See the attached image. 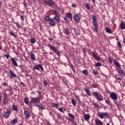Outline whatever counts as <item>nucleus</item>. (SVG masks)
<instances>
[{
    "label": "nucleus",
    "instance_id": "1",
    "mask_svg": "<svg viewBox=\"0 0 125 125\" xmlns=\"http://www.w3.org/2000/svg\"><path fill=\"white\" fill-rule=\"evenodd\" d=\"M113 60L115 66L117 68H119V69L117 70L118 74L123 77V76L125 75V71L121 69V66L120 65V63H119V62H117V61H116L114 59H113Z\"/></svg>",
    "mask_w": 125,
    "mask_h": 125
},
{
    "label": "nucleus",
    "instance_id": "2",
    "mask_svg": "<svg viewBox=\"0 0 125 125\" xmlns=\"http://www.w3.org/2000/svg\"><path fill=\"white\" fill-rule=\"evenodd\" d=\"M92 21L93 24L94 25V27L93 28V30L94 32H97V30H98V24H97V17H96V15H93L92 16Z\"/></svg>",
    "mask_w": 125,
    "mask_h": 125
},
{
    "label": "nucleus",
    "instance_id": "3",
    "mask_svg": "<svg viewBox=\"0 0 125 125\" xmlns=\"http://www.w3.org/2000/svg\"><path fill=\"white\" fill-rule=\"evenodd\" d=\"M42 1L45 5H48L50 7L55 6V2L53 1V0H42Z\"/></svg>",
    "mask_w": 125,
    "mask_h": 125
},
{
    "label": "nucleus",
    "instance_id": "4",
    "mask_svg": "<svg viewBox=\"0 0 125 125\" xmlns=\"http://www.w3.org/2000/svg\"><path fill=\"white\" fill-rule=\"evenodd\" d=\"M31 102L33 104H35L34 106H37V105L39 104V103L41 102V98L36 97L35 98L31 97Z\"/></svg>",
    "mask_w": 125,
    "mask_h": 125
},
{
    "label": "nucleus",
    "instance_id": "5",
    "mask_svg": "<svg viewBox=\"0 0 125 125\" xmlns=\"http://www.w3.org/2000/svg\"><path fill=\"white\" fill-rule=\"evenodd\" d=\"M99 117L101 119H104V118H107V119H110V115L107 113V112H98Z\"/></svg>",
    "mask_w": 125,
    "mask_h": 125
},
{
    "label": "nucleus",
    "instance_id": "6",
    "mask_svg": "<svg viewBox=\"0 0 125 125\" xmlns=\"http://www.w3.org/2000/svg\"><path fill=\"white\" fill-rule=\"evenodd\" d=\"M48 47H49L50 50H53V51H54V52H55V53H56L57 54V55H58L59 56H61V55H60V52H59L58 49L56 48V47H55V46L50 44H48Z\"/></svg>",
    "mask_w": 125,
    "mask_h": 125
},
{
    "label": "nucleus",
    "instance_id": "7",
    "mask_svg": "<svg viewBox=\"0 0 125 125\" xmlns=\"http://www.w3.org/2000/svg\"><path fill=\"white\" fill-rule=\"evenodd\" d=\"M93 95L95 96L96 99L98 101H103V96L101 94H99L98 92L95 91V92L92 93Z\"/></svg>",
    "mask_w": 125,
    "mask_h": 125
},
{
    "label": "nucleus",
    "instance_id": "8",
    "mask_svg": "<svg viewBox=\"0 0 125 125\" xmlns=\"http://www.w3.org/2000/svg\"><path fill=\"white\" fill-rule=\"evenodd\" d=\"M42 71H44L43 67L42 64H36L32 68L33 72H35V70H37V71H40V69Z\"/></svg>",
    "mask_w": 125,
    "mask_h": 125
},
{
    "label": "nucleus",
    "instance_id": "9",
    "mask_svg": "<svg viewBox=\"0 0 125 125\" xmlns=\"http://www.w3.org/2000/svg\"><path fill=\"white\" fill-rule=\"evenodd\" d=\"M10 115H11V111L9 109H7L6 111H4L2 113L3 117L6 119H8Z\"/></svg>",
    "mask_w": 125,
    "mask_h": 125
},
{
    "label": "nucleus",
    "instance_id": "10",
    "mask_svg": "<svg viewBox=\"0 0 125 125\" xmlns=\"http://www.w3.org/2000/svg\"><path fill=\"white\" fill-rule=\"evenodd\" d=\"M48 21H56L58 23H60V19L58 17V16H55L53 18L51 19V18L49 17V19Z\"/></svg>",
    "mask_w": 125,
    "mask_h": 125
},
{
    "label": "nucleus",
    "instance_id": "11",
    "mask_svg": "<svg viewBox=\"0 0 125 125\" xmlns=\"http://www.w3.org/2000/svg\"><path fill=\"white\" fill-rule=\"evenodd\" d=\"M110 97L113 100H118V95L114 92L110 94Z\"/></svg>",
    "mask_w": 125,
    "mask_h": 125
},
{
    "label": "nucleus",
    "instance_id": "12",
    "mask_svg": "<svg viewBox=\"0 0 125 125\" xmlns=\"http://www.w3.org/2000/svg\"><path fill=\"white\" fill-rule=\"evenodd\" d=\"M74 19L76 22V23H80V21H81V18H80V16H79V15L78 14H75L74 15Z\"/></svg>",
    "mask_w": 125,
    "mask_h": 125
},
{
    "label": "nucleus",
    "instance_id": "13",
    "mask_svg": "<svg viewBox=\"0 0 125 125\" xmlns=\"http://www.w3.org/2000/svg\"><path fill=\"white\" fill-rule=\"evenodd\" d=\"M92 55L93 58H94L95 60H97V61H99V60H100L101 58L100 57L98 56V54L92 52Z\"/></svg>",
    "mask_w": 125,
    "mask_h": 125
},
{
    "label": "nucleus",
    "instance_id": "14",
    "mask_svg": "<svg viewBox=\"0 0 125 125\" xmlns=\"http://www.w3.org/2000/svg\"><path fill=\"white\" fill-rule=\"evenodd\" d=\"M23 114L24 115L25 118L26 119H29L30 117L31 116V115L30 114V112L27 110H24L23 112Z\"/></svg>",
    "mask_w": 125,
    "mask_h": 125
},
{
    "label": "nucleus",
    "instance_id": "15",
    "mask_svg": "<svg viewBox=\"0 0 125 125\" xmlns=\"http://www.w3.org/2000/svg\"><path fill=\"white\" fill-rule=\"evenodd\" d=\"M13 24H15L16 25V26L18 28V30H19V29H21V31H25V29L21 27V26L20 25L19 22H13Z\"/></svg>",
    "mask_w": 125,
    "mask_h": 125
},
{
    "label": "nucleus",
    "instance_id": "16",
    "mask_svg": "<svg viewBox=\"0 0 125 125\" xmlns=\"http://www.w3.org/2000/svg\"><path fill=\"white\" fill-rule=\"evenodd\" d=\"M30 59L32 61H36V56L33 52H30Z\"/></svg>",
    "mask_w": 125,
    "mask_h": 125
},
{
    "label": "nucleus",
    "instance_id": "17",
    "mask_svg": "<svg viewBox=\"0 0 125 125\" xmlns=\"http://www.w3.org/2000/svg\"><path fill=\"white\" fill-rule=\"evenodd\" d=\"M9 74L10 75V77L11 79H13V78H17V75L14 73V72H12V70H9Z\"/></svg>",
    "mask_w": 125,
    "mask_h": 125
},
{
    "label": "nucleus",
    "instance_id": "18",
    "mask_svg": "<svg viewBox=\"0 0 125 125\" xmlns=\"http://www.w3.org/2000/svg\"><path fill=\"white\" fill-rule=\"evenodd\" d=\"M66 16L70 19V21H72L73 20V14L70 12H68L66 14Z\"/></svg>",
    "mask_w": 125,
    "mask_h": 125
},
{
    "label": "nucleus",
    "instance_id": "19",
    "mask_svg": "<svg viewBox=\"0 0 125 125\" xmlns=\"http://www.w3.org/2000/svg\"><path fill=\"white\" fill-rule=\"evenodd\" d=\"M11 61L12 62V63L13 65H14V66H15L16 67H18V64H17V62H16V61H15L14 58H11Z\"/></svg>",
    "mask_w": 125,
    "mask_h": 125
},
{
    "label": "nucleus",
    "instance_id": "20",
    "mask_svg": "<svg viewBox=\"0 0 125 125\" xmlns=\"http://www.w3.org/2000/svg\"><path fill=\"white\" fill-rule=\"evenodd\" d=\"M95 123L96 125H103V122H102V121L99 119H96Z\"/></svg>",
    "mask_w": 125,
    "mask_h": 125
},
{
    "label": "nucleus",
    "instance_id": "21",
    "mask_svg": "<svg viewBox=\"0 0 125 125\" xmlns=\"http://www.w3.org/2000/svg\"><path fill=\"white\" fill-rule=\"evenodd\" d=\"M36 107L40 108V109H41V110H44L46 109V108L45 107L44 105H42V104H37Z\"/></svg>",
    "mask_w": 125,
    "mask_h": 125
},
{
    "label": "nucleus",
    "instance_id": "22",
    "mask_svg": "<svg viewBox=\"0 0 125 125\" xmlns=\"http://www.w3.org/2000/svg\"><path fill=\"white\" fill-rule=\"evenodd\" d=\"M2 103L4 105H6V104H8V99H7V98H3Z\"/></svg>",
    "mask_w": 125,
    "mask_h": 125
},
{
    "label": "nucleus",
    "instance_id": "23",
    "mask_svg": "<svg viewBox=\"0 0 125 125\" xmlns=\"http://www.w3.org/2000/svg\"><path fill=\"white\" fill-rule=\"evenodd\" d=\"M84 119L85 121L88 122V121H89V119H90V115H89V114H85L84 116Z\"/></svg>",
    "mask_w": 125,
    "mask_h": 125
},
{
    "label": "nucleus",
    "instance_id": "24",
    "mask_svg": "<svg viewBox=\"0 0 125 125\" xmlns=\"http://www.w3.org/2000/svg\"><path fill=\"white\" fill-rule=\"evenodd\" d=\"M84 90L86 92V93L87 94V95H89V96H90V95H91V94H90V91H89V90H88V88L85 87L84 88Z\"/></svg>",
    "mask_w": 125,
    "mask_h": 125
},
{
    "label": "nucleus",
    "instance_id": "25",
    "mask_svg": "<svg viewBox=\"0 0 125 125\" xmlns=\"http://www.w3.org/2000/svg\"><path fill=\"white\" fill-rule=\"evenodd\" d=\"M12 110L13 111H15L16 112H18V107L15 105V104H13L12 105Z\"/></svg>",
    "mask_w": 125,
    "mask_h": 125
},
{
    "label": "nucleus",
    "instance_id": "26",
    "mask_svg": "<svg viewBox=\"0 0 125 125\" xmlns=\"http://www.w3.org/2000/svg\"><path fill=\"white\" fill-rule=\"evenodd\" d=\"M120 28L122 30H125V24L123 21L120 23Z\"/></svg>",
    "mask_w": 125,
    "mask_h": 125
},
{
    "label": "nucleus",
    "instance_id": "27",
    "mask_svg": "<svg viewBox=\"0 0 125 125\" xmlns=\"http://www.w3.org/2000/svg\"><path fill=\"white\" fill-rule=\"evenodd\" d=\"M18 121V120L17 119V118H15V119L11 121V124L12 125H15V124H16V123H17Z\"/></svg>",
    "mask_w": 125,
    "mask_h": 125
},
{
    "label": "nucleus",
    "instance_id": "28",
    "mask_svg": "<svg viewBox=\"0 0 125 125\" xmlns=\"http://www.w3.org/2000/svg\"><path fill=\"white\" fill-rule=\"evenodd\" d=\"M24 102L26 105H29V99L28 97H25L24 99Z\"/></svg>",
    "mask_w": 125,
    "mask_h": 125
},
{
    "label": "nucleus",
    "instance_id": "29",
    "mask_svg": "<svg viewBox=\"0 0 125 125\" xmlns=\"http://www.w3.org/2000/svg\"><path fill=\"white\" fill-rule=\"evenodd\" d=\"M55 21H50L49 25L52 26H55V25H56V23H55V22H54Z\"/></svg>",
    "mask_w": 125,
    "mask_h": 125
},
{
    "label": "nucleus",
    "instance_id": "30",
    "mask_svg": "<svg viewBox=\"0 0 125 125\" xmlns=\"http://www.w3.org/2000/svg\"><path fill=\"white\" fill-rule=\"evenodd\" d=\"M105 102L107 105H112V103H111V101H110V99H108L107 100H105Z\"/></svg>",
    "mask_w": 125,
    "mask_h": 125
},
{
    "label": "nucleus",
    "instance_id": "31",
    "mask_svg": "<svg viewBox=\"0 0 125 125\" xmlns=\"http://www.w3.org/2000/svg\"><path fill=\"white\" fill-rule=\"evenodd\" d=\"M84 6L85 8L87 9V10H89V9H90V7H89V4H88V3H85L84 4Z\"/></svg>",
    "mask_w": 125,
    "mask_h": 125
},
{
    "label": "nucleus",
    "instance_id": "32",
    "mask_svg": "<svg viewBox=\"0 0 125 125\" xmlns=\"http://www.w3.org/2000/svg\"><path fill=\"white\" fill-rule=\"evenodd\" d=\"M82 73L85 76H87L88 75V72H87V70L85 69L83 70Z\"/></svg>",
    "mask_w": 125,
    "mask_h": 125
},
{
    "label": "nucleus",
    "instance_id": "33",
    "mask_svg": "<svg viewBox=\"0 0 125 125\" xmlns=\"http://www.w3.org/2000/svg\"><path fill=\"white\" fill-rule=\"evenodd\" d=\"M71 103L74 105V106H76V105H77V102H76L75 99H71Z\"/></svg>",
    "mask_w": 125,
    "mask_h": 125
},
{
    "label": "nucleus",
    "instance_id": "34",
    "mask_svg": "<svg viewBox=\"0 0 125 125\" xmlns=\"http://www.w3.org/2000/svg\"><path fill=\"white\" fill-rule=\"evenodd\" d=\"M68 116H69L70 118L73 120H75V116L73 115L72 113H68Z\"/></svg>",
    "mask_w": 125,
    "mask_h": 125
},
{
    "label": "nucleus",
    "instance_id": "35",
    "mask_svg": "<svg viewBox=\"0 0 125 125\" xmlns=\"http://www.w3.org/2000/svg\"><path fill=\"white\" fill-rule=\"evenodd\" d=\"M69 120L70 122H72V125H78V124H77V122H75V121L73 120L72 119H69Z\"/></svg>",
    "mask_w": 125,
    "mask_h": 125
},
{
    "label": "nucleus",
    "instance_id": "36",
    "mask_svg": "<svg viewBox=\"0 0 125 125\" xmlns=\"http://www.w3.org/2000/svg\"><path fill=\"white\" fill-rule=\"evenodd\" d=\"M30 42H31V43H33L34 44V43H35V42H36V39L34 38H31L30 39Z\"/></svg>",
    "mask_w": 125,
    "mask_h": 125
},
{
    "label": "nucleus",
    "instance_id": "37",
    "mask_svg": "<svg viewBox=\"0 0 125 125\" xmlns=\"http://www.w3.org/2000/svg\"><path fill=\"white\" fill-rule=\"evenodd\" d=\"M95 66L96 67H101V66H102V64L100 62H97L95 63Z\"/></svg>",
    "mask_w": 125,
    "mask_h": 125
},
{
    "label": "nucleus",
    "instance_id": "38",
    "mask_svg": "<svg viewBox=\"0 0 125 125\" xmlns=\"http://www.w3.org/2000/svg\"><path fill=\"white\" fill-rule=\"evenodd\" d=\"M92 87H93V88H97V87L98 86V84H97V83H94V84H92Z\"/></svg>",
    "mask_w": 125,
    "mask_h": 125
},
{
    "label": "nucleus",
    "instance_id": "39",
    "mask_svg": "<svg viewBox=\"0 0 125 125\" xmlns=\"http://www.w3.org/2000/svg\"><path fill=\"white\" fill-rule=\"evenodd\" d=\"M10 34L11 35V36H12L13 37H14V38H15V39H16V38H17V36H16V35H15V34L12 32H10Z\"/></svg>",
    "mask_w": 125,
    "mask_h": 125
},
{
    "label": "nucleus",
    "instance_id": "40",
    "mask_svg": "<svg viewBox=\"0 0 125 125\" xmlns=\"http://www.w3.org/2000/svg\"><path fill=\"white\" fill-rule=\"evenodd\" d=\"M53 12H54V13L55 14V15H56V16H57V15H58V14H59V17H58L60 18V15L59 14V13H58V12H57V11L53 10Z\"/></svg>",
    "mask_w": 125,
    "mask_h": 125
},
{
    "label": "nucleus",
    "instance_id": "41",
    "mask_svg": "<svg viewBox=\"0 0 125 125\" xmlns=\"http://www.w3.org/2000/svg\"><path fill=\"white\" fill-rule=\"evenodd\" d=\"M43 83L45 86H46L48 84L47 81L45 80H43Z\"/></svg>",
    "mask_w": 125,
    "mask_h": 125
},
{
    "label": "nucleus",
    "instance_id": "42",
    "mask_svg": "<svg viewBox=\"0 0 125 125\" xmlns=\"http://www.w3.org/2000/svg\"><path fill=\"white\" fill-rule=\"evenodd\" d=\"M105 32H112L111 29L109 28L108 27H105Z\"/></svg>",
    "mask_w": 125,
    "mask_h": 125
},
{
    "label": "nucleus",
    "instance_id": "43",
    "mask_svg": "<svg viewBox=\"0 0 125 125\" xmlns=\"http://www.w3.org/2000/svg\"><path fill=\"white\" fill-rule=\"evenodd\" d=\"M93 105L95 107V108H99V104L96 103L93 104Z\"/></svg>",
    "mask_w": 125,
    "mask_h": 125
},
{
    "label": "nucleus",
    "instance_id": "44",
    "mask_svg": "<svg viewBox=\"0 0 125 125\" xmlns=\"http://www.w3.org/2000/svg\"><path fill=\"white\" fill-rule=\"evenodd\" d=\"M57 104H54L53 103H51V106L53 108H55V107L56 106V105Z\"/></svg>",
    "mask_w": 125,
    "mask_h": 125
},
{
    "label": "nucleus",
    "instance_id": "45",
    "mask_svg": "<svg viewBox=\"0 0 125 125\" xmlns=\"http://www.w3.org/2000/svg\"><path fill=\"white\" fill-rule=\"evenodd\" d=\"M4 56H5V57H6V58L7 59H9V57H10L11 59L12 58H11V56H10L7 55V54L4 55Z\"/></svg>",
    "mask_w": 125,
    "mask_h": 125
},
{
    "label": "nucleus",
    "instance_id": "46",
    "mask_svg": "<svg viewBox=\"0 0 125 125\" xmlns=\"http://www.w3.org/2000/svg\"><path fill=\"white\" fill-rule=\"evenodd\" d=\"M117 44H118V46L120 47V48H121L122 47V44H121V42L118 41Z\"/></svg>",
    "mask_w": 125,
    "mask_h": 125
},
{
    "label": "nucleus",
    "instance_id": "47",
    "mask_svg": "<svg viewBox=\"0 0 125 125\" xmlns=\"http://www.w3.org/2000/svg\"><path fill=\"white\" fill-rule=\"evenodd\" d=\"M1 99H2V94L0 92V104H1Z\"/></svg>",
    "mask_w": 125,
    "mask_h": 125
},
{
    "label": "nucleus",
    "instance_id": "48",
    "mask_svg": "<svg viewBox=\"0 0 125 125\" xmlns=\"http://www.w3.org/2000/svg\"><path fill=\"white\" fill-rule=\"evenodd\" d=\"M58 110L59 111L61 112V113H64V111L63 110V109L62 107H60Z\"/></svg>",
    "mask_w": 125,
    "mask_h": 125
},
{
    "label": "nucleus",
    "instance_id": "49",
    "mask_svg": "<svg viewBox=\"0 0 125 125\" xmlns=\"http://www.w3.org/2000/svg\"><path fill=\"white\" fill-rule=\"evenodd\" d=\"M92 73L94 74V75H98V71H93Z\"/></svg>",
    "mask_w": 125,
    "mask_h": 125
},
{
    "label": "nucleus",
    "instance_id": "50",
    "mask_svg": "<svg viewBox=\"0 0 125 125\" xmlns=\"http://www.w3.org/2000/svg\"><path fill=\"white\" fill-rule=\"evenodd\" d=\"M20 17L21 21H24V20H25V19L24 18V17H23V16L21 15Z\"/></svg>",
    "mask_w": 125,
    "mask_h": 125
},
{
    "label": "nucleus",
    "instance_id": "51",
    "mask_svg": "<svg viewBox=\"0 0 125 125\" xmlns=\"http://www.w3.org/2000/svg\"><path fill=\"white\" fill-rule=\"evenodd\" d=\"M108 62H109V63H110L111 64H112V63H113V60H112V59L109 58V60H108Z\"/></svg>",
    "mask_w": 125,
    "mask_h": 125
},
{
    "label": "nucleus",
    "instance_id": "52",
    "mask_svg": "<svg viewBox=\"0 0 125 125\" xmlns=\"http://www.w3.org/2000/svg\"><path fill=\"white\" fill-rule=\"evenodd\" d=\"M48 19H49V17H45V18H44L45 21H48Z\"/></svg>",
    "mask_w": 125,
    "mask_h": 125
},
{
    "label": "nucleus",
    "instance_id": "53",
    "mask_svg": "<svg viewBox=\"0 0 125 125\" xmlns=\"http://www.w3.org/2000/svg\"><path fill=\"white\" fill-rule=\"evenodd\" d=\"M75 98L78 100V101H80V97L78 96H75Z\"/></svg>",
    "mask_w": 125,
    "mask_h": 125
},
{
    "label": "nucleus",
    "instance_id": "54",
    "mask_svg": "<svg viewBox=\"0 0 125 125\" xmlns=\"http://www.w3.org/2000/svg\"><path fill=\"white\" fill-rule=\"evenodd\" d=\"M20 84H21V85H22V86H25V83H24L23 82H20Z\"/></svg>",
    "mask_w": 125,
    "mask_h": 125
},
{
    "label": "nucleus",
    "instance_id": "55",
    "mask_svg": "<svg viewBox=\"0 0 125 125\" xmlns=\"http://www.w3.org/2000/svg\"><path fill=\"white\" fill-rule=\"evenodd\" d=\"M83 53H84V55L86 54V51L85 50V49H83Z\"/></svg>",
    "mask_w": 125,
    "mask_h": 125
},
{
    "label": "nucleus",
    "instance_id": "56",
    "mask_svg": "<svg viewBox=\"0 0 125 125\" xmlns=\"http://www.w3.org/2000/svg\"><path fill=\"white\" fill-rule=\"evenodd\" d=\"M55 108H56V109H59V104H57L56 107H55Z\"/></svg>",
    "mask_w": 125,
    "mask_h": 125
},
{
    "label": "nucleus",
    "instance_id": "57",
    "mask_svg": "<svg viewBox=\"0 0 125 125\" xmlns=\"http://www.w3.org/2000/svg\"><path fill=\"white\" fill-rule=\"evenodd\" d=\"M58 118L59 119H60V120H62L63 119V118L62 117V116H60V115H58Z\"/></svg>",
    "mask_w": 125,
    "mask_h": 125
},
{
    "label": "nucleus",
    "instance_id": "58",
    "mask_svg": "<svg viewBox=\"0 0 125 125\" xmlns=\"http://www.w3.org/2000/svg\"><path fill=\"white\" fill-rule=\"evenodd\" d=\"M37 93H38V94H39V95H41V94H42V93H41V92H40V91H36Z\"/></svg>",
    "mask_w": 125,
    "mask_h": 125
},
{
    "label": "nucleus",
    "instance_id": "59",
    "mask_svg": "<svg viewBox=\"0 0 125 125\" xmlns=\"http://www.w3.org/2000/svg\"><path fill=\"white\" fill-rule=\"evenodd\" d=\"M64 34H65L66 35H69L70 34V32H64Z\"/></svg>",
    "mask_w": 125,
    "mask_h": 125
},
{
    "label": "nucleus",
    "instance_id": "60",
    "mask_svg": "<svg viewBox=\"0 0 125 125\" xmlns=\"http://www.w3.org/2000/svg\"><path fill=\"white\" fill-rule=\"evenodd\" d=\"M71 6H72V7H76V5L75 4H72Z\"/></svg>",
    "mask_w": 125,
    "mask_h": 125
},
{
    "label": "nucleus",
    "instance_id": "61",
    "mask_svg": "<svg viewBox=\"0 0 125 125\" xmlns=\"http://www.w3.org/2000/svg\"><path fill=\"white\" fill-rule=\"evenodd\" d=\"M4 98H7V94H4Z\"/></svg>",
    "mask_w": 125,
    "mask_h": 125
},
{
    "label": "nucleus",
    "instance_id": "62",
    "mask_svg": "<svg viewBox=\"0 0 125 125\" xmlns=\"http://www.w3.org/2000/svg\"><path fill=\"white\" fill-rule=\"evenodd\" d=\"M75 35H80V32H75Z\"/></svg>",
    "mask_w": 125,
    "mask_h": 125
},
{
    "label": "nucleus",
    "instance_id": "63",
    "mask_svg": "<svg viewBox=\"0 0 125 125\" xmlns=\"http://www.w3.org/2000/svg\"><path fill=\"white\" fill-rule=\"evenodd\" d=\"M117 80H118L119 81H122V78H117Z\"/></svg>",
    "mask_w": 125,
    "mask_h": 125
},
{
    "label": "nucleus",
    "instance_id": "64",
    "mask_svg": "<svg viewBox=\"0 0 125 125\" xmlns=\"http://www.w3.org/2000/svg\"><path fill=\"white\" fill-rule=\"evenodd\" d=\"M123 42H124V44H125V38H124V39H123Z\"/></svg>",
    "mask_w": 125,
    "mask_h": 125
}]
</instances>
